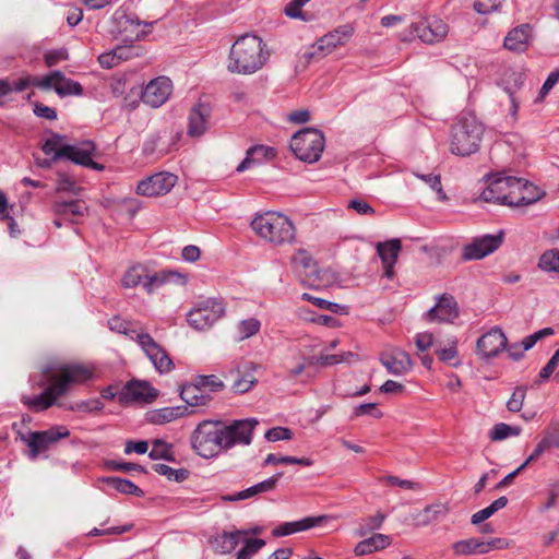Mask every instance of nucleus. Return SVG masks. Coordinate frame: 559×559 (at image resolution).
<instances>
[{"label": "nucleus", "instance_id": "25", "mask_svg": "<svg viewBox=\"0 0 559 559\" xmlns=\"http://www.w3.org/2000/svg\"><path fill=\"white\" fill-rule=\"evenodd\" d=\"M353 34L354 27L350 24L341 25L318 40V49L324 51V53H330L335 48L344 46Z\"/></svg>", "mask_w": 559, "mask_h": 559}, {"label": "nucleus", "instance_id": "32", "mask_svg": "<svg viewBox=\"0 0 559 559\" xmlns=\"http://www.w3.org/2000/svg\"><path fill=\"white\" fill-rule=\"evenodd\" d=\"M246 535H248L246 530L223 532L213 538L212 546L218 554H230L237 548L240 538Z\"/></svg>", "mask_w": 559, "mask_h": 559}, {"label": "nucleus", "instance_id": "13", "mask_svg": "<svg viewBox=\"0 0 559 559\" xmlns=\"http://www.w3.org/2000/svg\"><path fill=\"white\" fill-rule=\"evenodd\" d=\"M136 343L159 373L174 369V362L166 350L150 334L136 335Z\"/></svg>", "mask_w": 559, "mask_h": 559}, {"label": "nucleus", "instance_id": "56", "mask_svg": "<svg viewBox=\"0 0 559 559\" xmlns=\"http://www.w3.org/2000/svg\"><path fill=\"white\" fill-rule=\"evenodd\" d=\"M293 263L309 270L310 273L316 271V264L312 257L304 249H299L292 259Z\"/></svg>", "mask_w": 559, "mask_h": 559}, {"label": "nucleus", "instance_id": "35", "mask_svg": "<svg viewBox=\"0 0 559 559\" xmlns=\"http://www.w3.org/2000/svg\"><path fill=\"white\" fill-rule=\"evenodd\" d=\"M390 544H391V538L389 535L378 533V534H373L369 538H366V539L359 542L356 545L354 552L356 556H365V555L372 554L374 551L382 550V549L386 548L388 546H390Z\"/></svg>", "mask_w": 559, "mask_h": 559}, {"label": "nucleus", "instance_id": "17", "mask_svg": "<svg viewBox=\"0 0 559 559\" xmlns=\"http://www.w3.org/2000/svg\"><path fill=\"white\" fill-rule=\"evenodd\" d=\"M508 338L500 328H492L476 344V353L484 359L498 356L507 348Z\"/></svg>", "mask_w": 559, "mask_h": 559}, {"label": "nucleus", "instance_id": "31", "mask_svg": "<svg viewBox=\"0 0 559 559\" xmlns=\"http://www.w3.org/2000/svg\"><path fill=\"white\" fill-rule=\"evenodd\" d=\"M51 210L58 217L75 223L76 217H82L86 211L84 203L80 200L56 201Z\"/></svg>", "mask_w": 559, "mask_h": 559}, {"label": "nucleus", "instance_id": "64", "mask_svg": "<svg viewBox=\"0 0 559 559\" xmlns=\"http://www.w3.org/2000/svg\"><path fill=\"white\" fill-rule=\"evenodd\" d=\"M433 334L429 332L418 333L415 336V344L419 352H426L433 345Z\"/></svg>", "mask_w": 559, "mask_h": 559}, {"label": "nucleus", "instance_id": "6", "mask_svg": "<svg viewBox=\"0 0 559 559\" xmlns=\"http://www.w3.org/2000/svg\"><path fill=\"white\" fill-rule=\"evenodd\" d=\"M325 139L323 133L313 128H305L290 139V150L295 156L305 163H316L322 155Z\"/></svg>", "mask_w": 559, "mask_h": 559}, {"label": "nucleus", "instance_id": "20", "mask_svg": "<svg viewBox=\"0 0 559 559\" xmlns=\"http://www.w3.org/2000/svg\"><path fill=\"white\" fill-rule=\"evenodd\" d=\"M64 159L95 170H103L104 166L93 160L95 145L92 141H83L76 144H68Z\"/></svg>", "mask_w": 559, "mask_h": 559}, {"label": "nucleus", "instance_id": "18", "mask_svg": "<svg viewBox=\"0 0 559 559\" xmlns=\"http://www.w3.org/2000/svg\"><path fill=\"white\" fill-rule=\"evenodd\" d=\"M158 396V391L146 381L131 380L120 391V402H145L151 403Z\"/></svg>", "mask_w": 559, "mask_h": 559}, {"label": "nucleus", "instance_id": "53", "mask_svg": "<svg viewBox=\"0 0 559 559\" xmlns=\"http://www.w3.org/2000/svg\"><path fill=\"white\" fill-rule=\"evenodd\" d=\"M525 396H526V388L525 386L515 388L511 397L507 402L508 411H510L512 413L520 412L523 407Z\"/></svg>", "mask_w": 559, "mask_h": 559}, {"label": "nucleus", "instance_id": "49", "mask_svg": "<svg viewBox=\"0 0 559 559\" xmlns=\"http://www.w3.org/2000/svg\"><path fill=\"white\" fill-rule=\"evenodd\" d=\"M436 354L439 358V360L443 361V362H451L454 358L457 357V338L456 337H451L448 340V344L447 346H444L443 348H438L436 350Z\"/></svg>", "mask_w": 559, "mask_h": 559}, {"label": "nucleus", "instance_id": "63", "mask_svg": "<svg viewBox=\"0 0 559 559\" xmlns=\"http://www.w3.org/2000/svg\"><path fill=\"white\" fill-rule=\"evenodd\" d=\"M56 191L57 192L66 191V192L76 193L78 191L75 188V181L71 177H69L64 174H59Z\"/></svg>", "mask_w": 559, "mask_h": 559}, {"label": "nucleus", "instance_id": "57", "mask_svg": "<svg viewBox=\"0 0 559 559\" xmlns=\"http://www.w3.org/2000/svg\"><path fill=\"white\" fill-rule=\"evenodd\" d=\"M68 59H69V53L66 48L49 50L44 56L45 63L48 67H53V66L58 64L59 62L66 61Z\"/></svg>", "mask_w": 559, "mask_h": 559}, {"label": "nucleus", "instance_id": "44", "mask_svg": "<svg viewBox=\"0 0 559 559\" xmlns=\"http://www.w3.org/2000/svg\"><path fill=\"white\" fill-rule=\"evenodd\" d=\"M538 267L545 272L559 273V249L545 251L539 258Z\"/></svg>", "mask_w": 559, "mask_h": 559}, {"label": "nucleus", "instance_id": "50", "mask_svg": "<svg viewBox=\"0 0 559 559\" xmlns=\"http://www.w3.org/2000/svg\"><path fill=\"white\" fill-rule=\"evenodd\" d=\"M384 520L385 515L381 512H378L372 516H368L367 519L364 520L362 524L360 525L358 530V535L364 536L371 531L379 530L382 526Z\"/></svg>", "mask_w": 559, "mask_h": 559}, {"label": "nucleus", "instance_id": "52", "mask_svg": "<svg viewBox=\"0 0 559 559\" xmlns=\"http://www.w3.org/2000/svg\"><path fill=\"white\" fill-rule=\"evenodd\" d=\"M103 407H104V404L99 399H91V400L73 403L69 406V409H71L73 412L92 413V412L102 411Z\"/></svg>", "mask_w": 559, "mask_h": 559}, {"label": "nucleus", "instance_id": "51", "mask_svg": "<svg viewBox=\"0 0 559 559\" xmlns=\"http://www.w3.org/2000/svg\"><path fill=\"white\" fill-rule=\"evenodd\" d=\"M356 355L352 352L332 355H321L317 358V364L321 366H333L345 361H350Z\"/></svg>", "mask_w": 559, "mask_h": 559}, {"label": "nucleus", "instance_id": "60", "mask_svg": "<svg viewBox=\"0 0 559 559\" xmlns=\"http://www.w3.org/2000/svg\"><path fill=\"white\" fill-rule=\"evenodd\" d=\"M60 78V71L56 70L51 73L43 76L41 79L37 80L34 84L37 87L44 88V90H50L53 88L56 91L57 81Z\"/></svg>", "mask_w": 559, "mask_h": 559}, {"label": "nucleus", "instance_id": "7", "mask_svg": "<svg viewBox=\"0 0 559 559\" xmlns=\"http://www.w3.org/2000/svg\"><path fill=\"white\" fill-rule=\"evenodd\" d=\"M112 19L117 23V26H118V29L120 33H124V32H129V31L131 32V35L124 39V41L129 43V44L117 46L115 48V53L118 55V59H120V61H123V60H129V59L140 56V53L142 51L141 48L133 46L132 43L134 40L143 39L147 33L144 31H139V29L133 31L132 28L133 27L138 28L142 24H144L146 26H152L153 23L142 22L136 16L128 15L122 10H117L115 12Z\"/></svg>", "mask_w": 559, "mask_h": 559}, {"label": "nucleus", "instance_id": "5", "mask_svg": "<svg viewBox=\"0 0 559 559\" xmlns=\"http://www.w3.org/2000/svg\"><path fill=\"white\" fill-rule=\"evenodd\" d=\"M484 126L475 116H462L452 127L450 151L452 154L466 157L479 150Z\"/></svg>", "mask_w": 559, "mask_h": 559}, {"label": "nucleus", "instance_id": "37", "mask_svg": "<svg viewBox=\"0 0 559 559\" xmlns=\"http://www.w3.org/2000/svg\"><path fill=\"white\" fill-rule=\"evenodd\" d=\"M449 513V507L442 502H436L427 506L418 515V524L421 526L444 518Z\"/></svg>", "mask_w": 559, "mask_h": 559}, {"label": "nucleus", "instance_id": "36", "mask_svg": "<svg viewBox=\"0 0 559 559\" xmlns=\"http://www.w3.org/2000/svg\"><path fill=\"white\" fill-rule=\"evenodd\" d=\"M67 146L68 144L64 143V136L53 133L44 142L41 150L47 156H52V160H59L64 158Z\"/></svg>", "mask_w": 559, "mask_h": 559}, {"label": "nucleus", "instance_id": "11", "mask_svg": "<svg viewBox=\"0 0 559 559\" xmlns=\"http://www.w3.org/2000/svg\"><path fill=\"white\" fill-rule=\"evenodd\" d=\"M70 431L66 426H53L45 431H32L21 439L29 448V457L36 459L38 454L46 451L51 444L58 442L60 439L68 438Z\"/></svg>", "mask_w": 559, "mask_h": 559}, {"label": "nucleus", "instance_id": "21", "mask_svg": "<svg viewBox=\"0 0 559 559\" xmlns=\"http://www.w3.org/2000/svg\"><path fill=\"white\" fill-rule=\"evenodd\" d=\"M519 185H513L511 207L527 206L542 200L546 192L537 186L516 178Z\"/></svg>", "mask_w": 559, "mask_h": 559}, {"label": "nucleus", "instance_id": "55", "mask_svg": "<svg viewBox=\"0 0 559 559\" xmlns=\"http://www.w3.org/2000/svg\"><path fill=\"white\" fill-rule=\"evenodd\" d=\"M504 0H475L474 9L479 14H489L499 10Z\"/></svg>", "mask_w": 559, "mask_h": 559}, {"label": "nucleus", "instance_id": "14", "mask_svg": "<svg viewBox=\"0 0 559 559\" xmlns=\"http://www.w3.org/2000/svg\"><path fill=\"white\" fill-rule=\"evenodd\" d=\"M173 94V82L167 76H158L150 81L141 91V100L152 107L163 106Z\"/></svg>", "mask_w": 559, "mask_h": 559}, {"label": "nucleus", "instance_id": "8", "mask_svg": "<svg viewBox=\"0 0 559 559\" xmlns=\"http://www.w3.org/2000/svg\"><path fill=\"white\" fill-rule=\"evenodd\" d=\"M487 187L479 194V200L489 203L511 206L513 185L516 182V177L512 176H488Z\"/></svg>", "mask_w": 559, "mask_h": 559}, {"label": "nucleus", "instance_id": "58", "mask_svg": "<svg viewBox=\"0 0 559 559\" xmlns=\"http://www.w3.org/2000/svg\"><path fill=\"white\" fill-rule=\"evenodd\" d=\"M293 432L285 427H274L265 432V439L272 442L292 439Z\"/></svg>", "mask_w": 559, "mask_h": 559}, {"label": "nucleus", "instance_id": "43", "mask_svg": "<svg viewBox=\"0 0 559 559\" xmlns=\"http://www.w3.org/2000/svg\"><path fill=\"white\" fill-rule=\"evenodd\" d=\"M551 447L559 448V439L552 435L546 436L539 441L532 454L524 461V463L521 465V468H525L531 462L538 459L547 449Z\"/></svg>", "mask_w": 559, "mask_h": 559}, {"label": "nucleus", "instance_id": "26", "mask_svg": "<svg viewBox=\"0 0 559 559\" xmlns=\"http://www.w3.org/2000/svg\"><path fill=\"white\" fill-rule=\"evenodd\" d=\"M401 251V240L390 239L377 245V252L384 267V275L392 278L394 275V265Z\"/></svg>", "mask_w": 559, "mask_h": 559}, {"label": "nucleus", "instance_id": "10", "mask_svg": "<svg viewBox=\"0 0 559 559\" xmlns=\"http://www.w3.org/2000/svg\"><path fill=\"white\" fill-rule=\"evenodd\" d=\"M448 25L440 19H431L413 23L408 29L402 33L403 40H412L418 37L423 43L435 44L443 40L448 35Z\"/></svg>", "mask_w": 559, "mask_h": 559}, {"label": "nucleus", "instance_id": "15", "mask_svg": "<svg viewBox=\"0 0 559 559\" xmlns=\"http://www.w3.org/2000/svg\"><path fill=\"white\" fill-rule=\"evenodd\" d=\"M460 316V308L455 298L450 294L436 297V304L425 314L428 322L453 323Z\"/></svg>", "mask_w": 559, "mask_h": 559}, {"label": "nucleus", "instance_id": "3", "mask_svg": "<svg viewBox=\"0 0 559 559\" xmlns=\"http://www.w3.org/2000/svg\"><path fill=\"white\" fill-rule=\"evenodd\" d=\"M269 58L270 52L262 38L243 34L231 45L226 68L234 74L251 75L260 71Z\"/></svg>", "mask_w": 559, "mask_h": 559}, {"label": "nucleus", "instance_id": "9", "mask_svg": "<svg viewBox=\"0 0 559 559\" xmlns=\"http://www.w3.org/2000/svg\"><path fill=\"white\" fill-rule=\"evenodd\" d=\"M224 313L225 308L221 301L206 299L188 312L187 320L193 329L202 331L211 328Z\"/></svg>", "mask_w": 559, "mask_h": 559}, {"label": "nucleus", "instance_id": "12", "mask_svg": "<svg viewBox=\"0 0 559 559\" xmlns=\"http://www.w3.org/2000/svg\"><path fill=\"white\" fill-rule=\"evenodd\" d=\"M502 231L497 235H484L481 237H476L463 247L462 260H480L495 252L502 245Z\"/></svg>", "mask_w": 559, "mask_h": 559}, {"label": "nucleus", "instance_id": "24", "mask_svg": "<svg viewBox=\"0 0 559 559\" xmlns=\"http://www.w3.org/2000/svg\"><path fill=\"white\" fill-rule=\"evenodd\" d=\"M282 476H283V473L278 472V473L274 474L273 476H271L270 478H267L263 481H260L247 489L240 490L233 495H224V496H222V500L225 502H235V501L251 499V498L257 497L258 495L273 491L276 488L277 483L282 478Z\"/></svg>", "mask_w": 559, "mask_h": 559}, {"label": "nucleus", "instance_id": "19", "mask_svg": "<svg viewBox=\"0 0 559 559\" xmlns=\"http://www.w3.org/2000/svg\"><path fill=\"white\" fill-rule=\"evenodd\" d=\"M380 362L388 372L394 376H402L413 368L411 356L399 347H391L380 354Z\"/></svg>", "mask_w": 559, "mask_h": 559}, {"label": "nucleus", "instance_id": "59", "mask_svg": "<svg viewBox=\"0 0 559 559\" xmlns=\"http://www.w3.org/2000/svg\"><path fill=\"white\" fill-rule=\"evenodd\" d=\"M105 465L108 469H111V471H122V472L136 471L140 473L145 472L143 466L135 464V463H129V462L108 461V462H106Z\"/></svg>", "mask_w": 559, "mask_h": 559}, {"label": "nucleus", "instance_id": "54", "mask_svg": "<svg viewBox=\"0 0 559 559\" xmlns=\"http://www.w3.org/2000/svg\"><path fill=\"white\" fill-rule=\"evenodd\" d=\"M416 177H418L419 179H421L424 182H426L433 191L437 192L438 194V198L440 200H445L447 199V194L445 192L443 191L442 189V185H441V178L439 175H435V174H427V175H421V174H416Z\"/></svg>", "mask_w": 559, "mask_h": 559}, {"label": "nucleus", "instance_id": "48", "mask_svg": "<svg viewBox=\"0 0 559 559\" xmlns=\"http://www.w3.org/2000/svg\"><path fill=\"white\" fill-rule=\"evenodd\" d=\"M194 381L204 389L209 394L219 392L224 389V382L215 374H200L194 378Z\"/></svg>", "mask_w": 559, "mask_h": 559}, {"label": "nucleus", "instance_id": "45", "mask_svg": "<svg viewBox=\"0 0 559 559\" xmlns=\"http://www.w3.org/2000/svg\"><path fill=\"white\" fill-rule=\"evenodd\" d=\"M521 428L516 426H510L504 423L496 424L489 431V438L491 441H501L510 436H519Z\"/></svg>", "mask_w": 559, "mask_h": 559}, {"label": "nucleus", "instance_id": "39", "mask_svg": "<svg viewBox=\"0 0 559 559\" xmlns=\"http://www.w3.org/2000/svg\"><path fill=\"white\" fill-rule=\"evenodd\" d=\"M253 364L246 365V370L233 383L231 390L235 393L243 394L249 392L257 383Z\"/></svg>", "mask_w": 559, "mask_h": 559}, {"label": "nucleus", "instance_id": "42", "mask_svg": "<svg viewBox=\"0 0 559 559\" xmlns=\"http://www.w3.org/2000/svg\"><path fill=\"white\" fill-rule=\"evenodd\" d=\"M148 456L152 460H165L169 462L175 461L173 445L162 439H155L152 442V449L148 452Z\"/></svg>", "mask_w": 559, "mask_h": 559}, {"label": "nucleus", "instance_id": "16", "mask_svg": "<svg viewBox=\"0 0 559 559\" xmlns=\"http://www.w3.org/2000/svg\"><path fill=\"white\" fill-rule=\"evenodd\" d=\"M177 176L170 173L154 174L138 183L136 193L144 197H157L168 193L176 185Z\"/></svg>", "mask_w": 559, "mask_h": 559}, {"label": "nucleus", "instance_id": "30", "mask_svg": "<svg viewBox=\"0 0 559 559\" xmlns=\"http://www.w3.org/2000/svg\"><path fill=\"white\" fill-rule=\"evenodd\" d=\"M275 156L273 147L266 145H253L247 150L245 159L237 166V171L242 173L254 165L270 160Z\"/></svg>", "mask_w": 559, "mask_h": 559}, {"label": "nucleus", "instance_id": "1", "mask_svg": "<svg viewBox=\"0 0 559 559\" xmlns=\"http://www.w3.org/2000/svg\"><path fill=\"white\" fill-rule=\"evenodd\" d=\"M258 424L255 418L234 420L228 425L222 420H202L190 435L191 449L202 459H216L237 444L249 445Z\"/></svg>", "mask_w": 559, "mask_h": 559}, {"label": "nucleus", "instance_id": "4", "mask_svg": "<svg viewBox=\"0 0 559 559\" xmlns=\"http://www.w3.org/2000/svg\"><path fill=\"white\" fill-rule=\"evenodd\" d=\"M251 228L260 238L276 247L292 245L296 240L293 222L278 212L257 214L251 221Z\"/></svg>", "mask_w": 559, "mask_h": 559}, {"label": "nucleus", "instance_id": "33", "mask_svg": "<svg viewBox=\"0 0 559 559\" xmlns=\"http://www.w3.org/2000/svg\"><path fill=\"white\" fill-rule=\"evenodd\" d=\"M209 116L210 110L205 105L194 106L189 114L188 134L191 136L202 135L206 130Z\"/></svg>", "mask_w": 559, "mask_h": 559}, {"label": "nucleus", "instance_id": "27", "mask_svg": "<svg viewBox=\"0 0 559 559\" xmlns=\"http://www.w3.org/2000/svg\"><path fill=\"white\" fill-rule=\"evenodd\" d=\"M531 39V26L522 24L507 34L503 46L513 52H524L528 48Z\"/></svg>", "mask_w": 559, "mask_h": 559}, {"label": "nucleus", "instance_id": "61", "mask_svg": "<svg viewBox=\"0 0 559 559\" xmlns=\"http://www.w3.org/2000/svg\"><path fill=\"white\" fill-rule=\"evenodd\" d=\"M559 365V348L554 353L551 358L548 360L546 366L539 371V378L542 381H546L550 378L557 366Z\"/></svg>", "mask_w": 559, "mask_h": 559}, {"label": "nucleus", "instance_id": "40", "mask_svg": "<svg viewBox=\"0 0 559 559\" xmlns=\"http://www.w3.org/2000/svg\"><path fill=\"white\" fill-rule=\"evenodd\" d=\"M146 267L141 264H135L129 267L122 278L121 284L124 288H134L140 284L143 285V282L146 278Z\"/></svg>", "mask_w": 559, "mask_h": 559}, {"label": "nucleus", "instance_id": "46", "mask_svg": "<svg viewBox=\"0 0 559 559\" xmlns=\"http://www.w3.org/2000/svg\"><path fill=\"white\" fill-rule=\"evenodd\" d=\"M153 471L159 475L167 477L169 480H175L177 483H182L188 478L189 472L186 468L175 469L171 466L166 464H155L153 465Z\"/></svg>", "mask_w": 559, "mask_h": 559}, {"label": "nucleus", "instance_id": "62", "mask_svg": "<svg viewBox=\"0 0 559 559\" xmlns=\"http://www.w3.org/2000/svg\"><path fill=\"white\" fill-rule=\"evenodd\" d=\"M109 329L111 331H117L121 334H129L133 332V326L130 322L124 321L118 317H114L108 321Z\"/></svg>", "mask_w": 559, "mask_h": 559}, {"label": "nucleus", "instance_id": "2", "mask_svg": "<svg viewBox=\"0 0 559 559\" xmlns=\"http://www.w3.org/2000/svg\"><path fill=\"white\" fill-rule=\"evenodd\" d=\"M44 379L39 381L45 390L34 396L23 397V403L33 411H45L57 400L67 394L72 385L82 384L92 379L93 371L81 364H61L46 366L43 369Z\"/></svg>", "mask_w": 559, "mask_h": 559}, {"label": "nucleus", "instance_id": "28", "mask_svg": "<svg viewBox=\"0 0 559 559\" xmlns=\"http://www.w3.org/2000/svg\"><path fill=\"white\" fill-rule=\"evenodd\" d=\"M179 396L186 403L185 406L198 407L205 406L212 400L211 394L204 391L194 380L192 383H186L179 388Z\"/></svg>", "mask_w": 559, "mask_h": 559}, {"label": "nucleus", "instance_id": "41", "mask_svg": "<svg viewBox=\"0 0 559 559\" xmlns=\"http://www.w3.org/2000/svg\"><path fill=\"white\" fill-rule=\"evenodd\" d=\"M56 93L61 97L80 96L83 94V88L79 82L66 78L64 74L60 71V78L58 79L56 85Z\"/></svg>", "mask_w": 559, "mask_h": 559}, {"label": "nucleus", "instance_id": "29", "mask_svg": "<svg viewBox=\"0 0 559 559\" xmlns=\"http://www.w3.org/2000/svg\"><path fill=\"white\" fill-rule=\"evenodd\" d=\"M328 518L329 516H326V515L308 516V518L301 519L299 521L284 522L281 525H278L277 527H275L273 530L272 534L275 537L288 536V535H292L297 532H302V531L312 528V527L321 524Z\"/></svg>", "mask_w": 559, "mask_h": 559}, {"label": "nucleus", "instance_id": "22", "mask_svg": "<svg viewBox=\"0 0 559 559\" xmlns=\"http://www.w3.org/2000/svg\"><path fill=\"white\" fill-rule=\"evenodd\" d=\"M504 547V540L501 538H495L489 542H484L478 538H468L459 540L453 544L452 548L457 556L468 555H481L487 554L491 549H502Z\"/></svg>", "mask_w": 559, "mask_h": 559}, {"label": "nucleus", "instance_id": "34", "mask_svg": "<svg viewBox=\"0 0 559 559\" xmlns=\"http://www.w3.org/2000/svg\"><path fill=\"white\" fill-rule=\"evenodd\" d=\"M192 411H189L187 406L178 405V406H169L163 407L159 409H155L150 413V420L156 425H164L170 421H174L178 418L188 416L192 414Z\"/></svg>", "mask_w": 559, "mask_h": 559}, {"label": "nucleus", "instance_id": "23", "mask_svg": "<svg viewBox=\"0 0 559 559\" xmlns=\"http://www.w3.org/2000/svg\"><path fill=\"white\" fill-rule=\"evenodd\" d=\"M188 283V275L175 270H160L154 274L146 272V278L143 282V288L147 294H153L156 289L166 284H177L185 286Z\"/></svg>", "mask_w": 559, "mask_h": 559}, {"label": "nucleus", "instance_id": "38", "mask_svg": "<svg viewBox=\"0 0 559 559\" xmlns=\"http://www.w3.org/2000/svg\"><path fill=\"white\" fill-rule=\"evenodd\" d=\"M100 480L104 484L112 487L118 492L123 493V495H133L135 497H142L144 493L141 488H139L135 484H133L129 479L107 476V477H103Z\"/></svg>", "mask_w": 559, "mask_h": 559}, {"label": "nucleus", "instance_id": "47", "mask_svg": "<svg viewBox=\"0 0 559 559\" xmlns=\"http://www.w3.org/2000/svg\"><path fill=\"white\" fill-rule=\"evenodd\" d=\"M261 328V323L255 318H249L246 320L240 321L237 324V332H238V341H243L246 338H249L253 335H255Z\"/></svg>", "mask_w": 559, "mask_h": 559}]
</instances>
